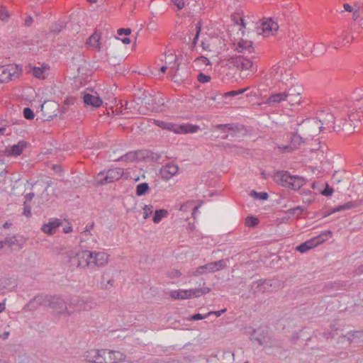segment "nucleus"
Masks as SVG:
<instances>
[{"mask_svg": "<svg viewBox=\"0 0 363 363\" xmlns=\"http://www.w3.org/2000/svg\"><path fill=\"white\" fill-rule=\"evenodd\" d=\"M273 179L278 184L292 190L299 189L306 182L303 177L291 175L289 172L284 170L275 172Z\"/></svg>", "mask_w": 363, "mask_h": 363, "instance_id": "nucleus-1", "label": "nucleus"}, {"mask_svg": "<svg viewBox=\"0 0 363 363\" xmlns=\"http://www.w3.org/2000/svg\"><path fill=\"white\" fill-rule=\"evenodd\" d=\"M155 124L162 129L169 130L177 134L194 133L199 130V126L191 124L178 125L163 121H155Z\"/></svg>", "mask_w": 363, "mask_h": 363, "instance_id": "nucleus-2", "label": "nucleus"}, {"mask_svg": "<svg viewBox=\"0 0 363 363\" xmlns=\"http://www.w3.org/2000/svg\"><path fill=\"white\" fill-rule=\"evenodd\" d=\"M123 175L121 168L110 169L106 172H100L95 178L97 185H104L120 179Z\"/></svg>", "mask_w": 363, "mask_h": 363, "instance_id": "nucleus-3", "label": "nucleus"}, {"mask_svg": "<svg viewBox=\"0 0 363 363\" xmlns=\"http://www.w3.org/2000/svg\"><path fill=\"white\" fill-rule=\"evenodd\" d=\"M97 363H119L123 362L125 355L119 351L98 350Z\"/></svg>", "mask_w": 363, "mask_h": 363, "instance_id": "nucleus-4", "label": "nucleus"}, {"mask_svg": "<svg viewBox=\"0 0 363 363\" xmlns=\"http://www.w3.org/2000/svg\"><path fill=\"white\" fill-rule=\"evenodd\" d=\"M45 306L55 310L59 314L70 315L72 313L71 308H68L64 299L60 296L46 295Z\"/></svg>", "mask_w": 363, "mask_h": 363, "instance_id": "nucleus-5", "label": "nucleus"}, {"mask_svg": "<svg viewBox=\"0 0 363 363\" xmlns=\"http://www.w3.org/2000/svg\"><path fill=\"white\" fill-rule=\"evenodd\" d=\"M96 303L90 297L84 298H72L70 300L69 308H72L71 311H89L96 306Z\"/></svg>", "mask_w": 363, "mask_h": 363, "instance_id": "nucleus-6", "label": "nucleus"}, {"mask_svg": "<svg viewBox=\"0 0 363 363\" xmlns=\"http://www.w3.org/2000/svg\"><path fill=\"white\" fill-rule=\"evenodd\" d=\"M254 57L252 55L250 56L241 55L230 58L228 62L239 70H248L253 67L252 59Z\"/></svg>", "mask_w": 363, "mask_h": 363, "instance_id": "nucleus-7", "label": "nucleus"}, {"mask_svg": "<svg viewBox=\"0 0 363 363\" xmlns=\"http://www.w3.org/2000/svg\"><path fill=\"white\" fill-rule=\"evenodd\" d=\"M68 256L70 260L74 258L77 259V267H87L92 268L91 259L93 258V253L91 251L82 250L76 253L74 256V252H70Z\"/></svg>", "mask_w": 363, "mask_h": 363, "instance_id": "nucleus-8", "label": "nucleus"}, {"mask_svg": "<svg viewBox=\"0 0 363 363\" xmlns=\"http://www.w3.org/2000/svg\"><path fill=\"white\" fill-rule=\"evenodd\" d=\"M21 69L18 66H3L0 67V83H6L17 78Z\"/></svg>", "mask_w": 363, "mask_h": 363, "instance_id": "nucleus-9", "label": "nucleus"}, {"mask_svg": "<svg viewBox=\"0 0 363 363\" xmlns=\"http://www.w3.org/2000/svg\"><path fill=\"white\" fill-rule=\"evenodd\" d=\"M45 120L50 121L57 116L60 110V105L55 101H45L40 108Z\"/></svg>", "mask_w": 363, "mask_h": 363, "instance_id": "nucleus-10", "label": "nucleus"}, {"mask_svg": "<svg viewBox=\"0 0 363 363\" xmlns=\"http://www.w3.org/2000/svg\"><path fill=\"white\" fill-rule=\"evenodd\" d=\"M46 295H38L31 299L22 308L23 312H29L35 311L40 306H45Z\"/></svg>", "mask_w": 363, "mask_h": 363, "instance_id": "nucleus-11", "label": "nucleus"}, {"mask_svg": "<svg viewBox=\"0 0 363 363\" xmlns=\"http://www.w3.org/2000/svg\"><path fill=\"white\" fill-rule=\"evenodd\" d=\"M91 253H93L92 268L94 266L104 267L108 263V255L104 252H91Z\"/></svg>", "mask_w": 363, "mask_h": 363, "instance_id": "nucleus-12", "label": "nucleus"}, {"mask_svg": "<svg viewBox=\"0 0 363 363\" xmlns=\"http://www.w3.org/2000/svg\"><path fill=\"white\" fill-rule=\"evenodd\" d=\"M272 280H259L252 285V291L253 293L262 292L269 291L273 285Z\"/></svg>", "mask_w": 363, "mask_h": 363, "instance_id": "nucleus-13", "label": "nucleus"}, {"mask_svg": "<svg viewBox=\"0 0 363 363\" xmlns=\"http://www.w3.org/2000/svg\"><path fill=\"white\" fill-rule=\"evenodd\" d=\"M179 167L176 164H167L162 166L160 170L161 176L163 179L169 180L174 176L178 172Z\"/></svg>", "mask_w": 363, "mask_h": 363, "instance_id": "nucleus-14", "label": "nucleus"}, {"mask_svg": "<svg viewBox=\"0 0 363 363\" xmlns=\"http://www.w3.org/2000/svg\"><path fill=\"white\" fill-rule=\"evenodd\" d=\"M235 50L242 53L244 55L245 54L252 55L254 52L252 43L251 41L241 40L238 42Z\"/></svg>", "mask_w": 363, "mask_h": 363, "instance_id": "nucleus-15", "label": "nucleus"}, {"mask_svg": "<svg viewBox=\"0 0 363 363\" xmlns=\"http://www.w3.org/2000/svg\"><path fill=\"white\" fill-rule=\"evenodd\" d=\"M287 99L286 92H281L272 94L267 100L266 104L270 106H274Z\"/></svg>", "mask_w": 363, "mask_h": 363, "instance_id": "nucleus-16", "label": "nucleus"}, {"mask_svg": "<svg viewBox=\"0 0 363 363\" xmlns=\"http://www.w3.org/2000/svg\"><path fill=\"white\" fill-rule=\"evenodd\" d=\"M225 263L223 260H218L212 262H209L206 264L203 265L205 273H212L224 268Z\"/></svg>", "mask_w": 363, "mask_h": 363, "instance_id": "nucleus-17", "label": "nucleus"}, {"mask_svg": "<svg viewBox=\"0 0 363 363\" xmlns=\"http://www.w3.org/2000/svg\"><path fill=\"white\" fill-rule=\"evenodd\" d=\"M4 246L7 245L9 247L13 246H18L19 249L23 247L24 244V239L21 236H8L4 240Z\"/></svg>", "mask_w": 363, "mask_h": 363, "instance_id": "nucleus-18", "label": "nucleus"}, {"mask_svg": "<svg viewBox=\"0 0 363 363\" xmlns=\"http://www.w3.org/2000/svg\"><path fill=\"white\" fill-rule=\"evenodd\" d=\"M83 101L85 105L96 108L101 106L102 104V100L99 96L91 94H85L83 96Z\"/></svg>", "mask_w": 363, "mask_h": 363, "instance_id": "nucleus-19", "label": "nucleus"}, {"mask_svg": "<svg viewBox=\"0 0 363 363\" xmlns=\"http://www.w3.org/2000/svg\"><path fill=\"white\" fill-rule=\"evenodd\" d=\"M60 220L57 218L52 219L48 223L43 225L41 230L43 233L52 235L55 233L57 228L61 225Z\"/></svg>", "mask_w": 363, "mask_h": 363, "instance_id": "nucleus-20", "label": "nucleus"}, {"mask_svg": "<svg viewBox=\"0 0 363 363\" xmlns=\"http://www.w3.org/2000/svg\"><path fill=\"white\" fill-rule=\"evenodd\" d=\"M27 145V143L21 140L19 141L16 145H13L10 147L6 149V152L9 155L11 156H18L20 155L23 150L26 148Z\"/></svg>", "mask_w": 363, "mask_h": 363, "instance_id": "nucleus-21", "label": "nucleus"}, {"mask_svg": "<svg viewBox=\"0 0 363 363\" xmlns=\"http://www.w3.org/2000/svg\"><path fill=\"white\" fill-rule=\"evenodd\" d=\"M300 92L296 91L295 89H289V90L286 92L287 99L286 101H288L290 105L299 104L301 102V96Z\"/></svg>", "mask_w": 363, "mask_h": 363, "instance_id": "nucleus-22", "label": "nucleus"}, {"mask_svg": "<svg viewBox=\"0 0 363 363\" xmlns=\"http://www.w3.org/2000/svg\"><path fill=\"white\" fill-rule=\"evenodd\" d=\"M100 39L101 34L96 31L87 39L86 44L99 51L101 49Z\"/></svg>", "mask_w": 363, "mask_h": 363, "instance_id": "nucleus-23", "label": "nucleus"}, {"mask_svg": "<svg viewBox=\"0 0 363 363\" xmlns=\"http://www.w3.org/2000/svg\"><path fill=\"white\" fill-rule=\"evenodd\" d=\"M211 289L208 287L196 288L187 290L188 298L192 297H200L203 294H208L211 291Z\"/></svg>", "mask_w": 363, "mask_h": 363, "instance_id": "nucleus-24", "label": "nucleus"}, {"mask_svg": "<svg viewBox=\"0 0 363 363\" xmlns=\"http://www.w3.org/2000/svg\"><path fill=\"white\" fill-rule=\"evenodd\" d=\"M214 128L218 130H220L223 133H226L228 131L237 133L240 130L239 125L237 124H234V123L218 124V125H216L214 126Z\"/></svg>", "mask_w": 363, "mask_h": 363, "instance_id": "nucleus-25", "label": "nucleus"}, {"mask_svg": "<svg viewBox=\"0 0 363 363\" xmlns=\"http://www.w3.org/2000/svg\"><path fill=\"white\" fill-rule=\"evenodd\" d=\"M318 243H317V240L315 238L308 240L303 243H301L298 246L296 247V250L301 253H304L308 250L312 249L315 247Z\"/></svg>", "mask_w": 363, "mask_h": 363, "instance_id": "nucleus-26", "label": "nucleus"}, {"mask_svg": "<svg viewBox=\"0 0 363 363\" xmlns=\"http://www.w3.org/2000/svg\"><path fill=\"white\" fill-rule=\"evenodd\" d=\"M279 26L277 22L274 21L272 18H267L262 23V32L267 31H277Z\"/></svg>", "mask_w": 363, "mask_h": 363, "instance_id": "nucleus-27", "label": "nucleus"}, {"mask_svg": "<svg viewBox=\"0 0 363 363\" xmlns=\"http://www.w3.org/2000/svg\"><path fill=\"white\" fill-rule=\"evenodd\" d=\"M304 143V140L301 136H300L297 133H295L292 135L290 139V144L292 146L294 150H296L299 148L301 145Z\"/></svg>", "mask_w": 363, "mask_h": 363, "instance_id": "nucleus-28", "label": "nucleus"}, {"mask_svg": "<svg viewBox=\"0 0 363 363\" xmlns=\"http://www.w3.org/2000/svg\"><path fill=\"white\" fill-rule=\"evenodd\" d=\"M98 350H91L84 354L85 359L91 363H97Z\"/></svg>", "mask_w": 363, "mask_h": 363, "instance_id": "nucleus-29", "label": "nucleus"}, {"mask_svg": "<svg viewBox=\"0 0 363 363\" xmlns=\"http://www.w3.org/2000/svg\"><path fill=\"white\" fill-rule=\"evenodd\" d=\"M168 212L164 209H159L155 211V213L152 217V221L155 223H158L161 221L162 218H164L167 216Z\"/></svg>", "mask_w": 363, "mask_h": 363, "instance_id": "nucleus-30", "label": "nucleus"}, {"mask_svg": "<svg viewBox=\"0 0 363 363\" xmlns=\"http://www.w3.org/2000/svg\"><path fill=\"white\" fill-rule=\"evenodd\" d=\"M171 296L175 299H186L188 298L187 290H174L171 291Z\"/></svg>", "mask_w": 363, "mask_h": 363, "instance_id": "nucleus-31", "label": "nucleus"}, {"mask_svg": "<svg viewBox=\"0 0 363 363\" xmlns=\"http://www.w3.org/2000/svg\"><path fill=\"white\" fill-rule=\"evenodd\" d=\"M150 187L147 183L144 182L137 185L136 186V195L141 196L145 195L149 191Z\"/></svg>", "mask_w": 363, "mask_h": 363, "instance_id": "nucleus-32", "label": "nucleus"}, {"mask_svg": "<svg viewBox=\"0 0 363 363\" xmlns=\"http://www.w3.org/2000/svg\"><path fill=\"white\" fill-rule=\"evenodd\" d=\"M138 152H129L125 155L121 156L118 160L126 161V162H133L138 158Z\"/></svg>", "mask_w": 363, "mask_h": 363, "instance_id": "nucleus-33", "label": "nucleus"}, {"mask_svg": "<svg viewBox=\"0 0 363 363\" xmlns=\"http://www.w3.org/2000/svg\"><path fill=\"white\" fill-rule=\"evenodd\" d=\"M354 206H355L354 203H353V202H347V203H345L343 205L338 206L335 209H334L333 211V213L340 211H345V210L351 209L352 208H353Z\"/></svg>", "mask_w": 363, "mask_h": 363, "instance_id": "nucleus-34", "label": "nucleus"}, {"mask_svg": "<svg viewBox=\"0 0 363 363\" xmlns=\"http://www.w3.org/2000/svg\"><path fill=\"white\" fill-rule=\"evenodd\" d=\"M259 223L258 218L253 216H248L245 219V225L248 227H255Z\"/></svg>", "mask_w": 363, "mask_h": 363, "instance_id": "nucleus-35", "label": "nucleus"}, {"mask_svg": "<svg viewBox=\"0 0 363 363\" xmlns=\"http://www.w3.org/2000/svg\"><path fill=\"white\" fill-rule=\"evenodd\" d=\"M44 71H45V67H33V74L37 77V78H45V76H44Z\"/></svg>", "mask_w": 363, "mask_h": 363, "instance_id": "nucleus-36", "label": "nucleus"}, {"mask_svg": "<svg viewBox=\"0 0 363 363\" xmlns=\"http://www.w3.org/2000/svg\"><path fill=\"white\" fill-rule=\"evenodd\" d=\"M332 236V232L330 231V230H328V231H325V233H323V234H321L320 235L318 236L315 238V239L317 240V243H322L325 240H327L328 238V237H331Z\"/></svg>", "mask_w": 363, "mask_h": 363, "instance_id": "nucleus-37", "label": "nucleus"}, {"mask_svg": "<svg viewBox=\"0 0 363 363\" xmlns=\"http://www.w3.org/2000/svg\"><path fill=\"white\" fill-rule=\"evenodd\" d=\"M303 211V208L301 206H296L292 208H290L287 211V213L290 215L298 216Z\"/></svg>", "mask_w": 363, "mask_h": 363, "instance_id": "nucleus-38", "label": "nucleus"}, {"mask_svg": "<svg viewBox=\"0 0 363 363\" xmlns=\"http://www.w3.org/2000/svg\"><path fill=\"white\" fill-rule=\"evenodd\" d=\"M113 282H114V279L112 278H110L108 280H106V274L105 273L102 275L101 284L103 285V287L104 289H108V285L113 286Z\"/></svg>", "mask_w": 363, "mask_h": 363, "instance_id": "nucleus-39", "label": "nucleus"}, {"mask_svg": "<svg viewBox=\"0 0 363 363\" xmlns=\"http://www.w3.org/2000/svg\"><path fill=\"white\" fill-rule=\"evenodd\" d=\"M143 210V218L146 219L152 213L153 206L152 205H145Z\"/></svg>", "mask_w": 363, "mask_h": 363, "instance_id": "nucleus-40", "label": "nucleus"}, {"mask_svg": "<svg viewBox=\"0 0 363 363\" xmlns=\"http://www.w3.org/2000/svg\"><path fill=\"white\" fill-rule=\"evenodd\" d=\"M23 116L26 119L31 120L34 118L35 115L33 111L30 108L26 107L23 109Z\"/></svg>", "mask_w": 363, "mask_h": 363, "instance_id": "nucleus-41", "label": "nucleus"}, {"mask_svg": "<svg viewBox=\"0 0 363 363\" xmlns=\"http://www.w3.org/2000/svg\"><path fill=\"white\" fill-rule=\"evenodd\" d=\"M211 315V313H208L205 315H202V314H200V313H196V314H194L193 315H191L189 320H202V319H204L206 318H207L208 316H209Z\"/></svg>", "mask_w": 363, "mask_h": 363, "instance_id": "nucleus-42", "label": "nucleus"}, {"mask_svg": "<svg viewBox=\"0 0 363 363\" xmlns=\"http://www.w3.org/2000/svg\"><path fill=\"white\" fill-rule=\"evenodd\" d=\"M197 79L201 83L208 82L211 80V77L206 75L203 73H200L197 76Z\"/></svg>", "mask_w": 363, "mask_h": 363, "instance_id": "nucleus-43", "label": "nucleus"}, {"mask_svg": "<svg viewBox=\"0 0 363 363\" xmlns=\"http://www.w3.org/2000/svg\"><path fill=\"white\" fill-rule=\"evenodd\" d=\"M10 15L4 8L1 7L0 9V18L1 21H7L9 18Z\"/></svg>", "mask_w": 363, "mask_h": 363, "instance_id": "nucleus-44", "label": "nucleus"}, {"mask_svg": "<svg viewBox=\"0 0 363 363\" xmlns=\"http://www.w3.org/2000/svg\"><path fill=\"white\" fill-rule=\"evenodd\" d=\"M169 73L172 75V76H174L176 74V72L179 69V64L177 63V59L175 58L174 59V65L172 66H170L169 67Z\"/></svg>", "mask_w": 363, "mask_h": 363, "instance_id": "nucleus-45", "label": "nucleus"}, {"mask_svg": "<svg viewBox=\"0 0 363 363\" xmlns=\"http://www.w3.org/2000/svg\"><path fill=\"white\" fill-rule=\"evenodd\" d=\"M245 91V89L230 91L226 92L225 94V97H227V96H235L237 95H239V94H241L244 93Z\"/></svg>", "mask_w": 363, "mask_h": 363, "instance_id": "nucleus-46", "label": "nucleus"}, {"mask_svg": "<svg viewBox=\"0 0 363 363\" xmlns=\"http://www.w3.org/2000/svg\"><path fill=\"white\" fill-rule=\"evenodd\" d=\"M278 148L281 151V152H291L294 150L291 144L287 145H279Z\"/></svg>", "mask_w": 363, "mask_h": 363, "instance_id": "nucleus-47", "label": "nucleus"}, {"mask_svg": "<svg viewBox=\"0 0 363 363\" xmlns=\"http://www.w3.org/2000/svg\"><path fill=\"white\" fill-rule=\"evenodd\" d=\"M147 94H149L147 91H143L142 93V95L139 96L138 98H136L135 100L137 101V104L143 103V101H145V104H149L146 101V99L147 97Z\"/></svg>", "mask_w": 363, "mask_h": 363, "instance_id": "nucleus-48", "label": "nucleus"}, {"mask_svg": "<svg viewBox=\"0 0 363 363\" xmlns=\"http://www.w3.org/2000/svg\"><path fill=\"white\" fill-rule=\"evenodd\" d=\"M63 29V26L62 24H55L51 28V33L55 34L60 33Z\"/></svg>", "mask_w": 363, "mask_h": 363, "instance_id": "nucleus-49", "label": "nucleus"}, {"mask_svg": "<svg viewBox=\"0 0 363 363\" xmlns=\"http://www.w3.org/2000/svg\"><path fill=\"white\" fill-rule=\"evenodd\" d=\"M333 193V189L328 184H326L325 188L321 191V194L325 196L332 195Z\"/></svg>", "mask_w": 363, "mask_h": 363, "instance_id": "nucleus-50", "label": "nucleus"}, {"mask_svg": "<svg viewBox=\"0 0 363 363\" xmlns=\"http://www.w3.org/2000/svg\"><path fill=\"white\" fill-rule=\"evenodd\" d=\"M206 274L204 272V269L203 268V265L199 267L194 272H193L192 274L194 277H199L201 274Z\"/></svg>", "mask_w": 363, "mask_h": 363, "instance_id": "nucleus-51", "label": "nucleus"}, {"mask_svg": "<svg viewBox=\"0 0 363 363\" xmlns=\"http://www.w3.org/2000/svg\"><path fill=\"white\" fill-rule=\"evenodd\" d=\"M206 274L204 272V269L203 268V265L199 267L194 272H193L192 274L194 277H199L201 274Z\"/></svg>", "mask_w": 363, "mask_h": 363, "instance_id": "nucleus-52", "label": "nucleus"}, {"mask_svg": "<svg viewBox=\"0 0 363 363\" xmlns=\"http://www.w3.org/2000/svg\"><path fill=\"white\" fill-rule=\"evenodd\" d=\"M118 35H128L131 33V29L130 28H119L117 31Z\"/></svg>", "mask_w": 363, "mask_h": 363, "instance_id": "nucleus-53", "label": "nucleus"}, {"mask_svg": "<svg viewBox=\"0 0 363 363\" xmlns=\"http://www.w3.org/2000/svg\"><path fill=\"white\" fill-rule=\"evenodd\" d=\"M23 206H24L23 215H25L26 217L30 216L31 214V211H30L31 206H30L29 203H24Z\"/></svg>", "mask_w": 363, "mask_h": 363, "instance_id": "nucleus-54", "label": "nucleus"}, {"mask_svg": "<svg viewBox=\"0 0 363 363\" xmlns=\"http://www.w3.org/2000/svg\"><path fill=\"white\" fill-rule=\"evenodd\" d=\"M68 109H69V107L65 106V104H64L61 108L60 107L59 111H60V114L59 115V116L61 119L64 118V114L67 112Z\"/></svg>", "mask_w": 363, "mask_h": 363, "instance_id": "nucleus-55", "label": "nucleus"}, {"mask_svg": "<svg viewBox=\"0 0 363 363\" xmlns=\"http://www.w3.org/2000/svg\"><path fill=\"white\" fill-rule=\"evenodd\" d=\"M173 4L178 8L182 9L184 6V0H172Z\"/></svg>", "mask_w": 363, "mask_h": 363, "instance_id": "nucleus-56", "label": "nucleus"}, {"mask_svg": "<svg viewBox=\"0 0 363 363\" xmlns=\"http://www.w3.org/2000/svg\"><path fill=\"white\" fill-rule=\"evenodd\" d=\"M196 61H201L202 63L206 65H210V61L209 60L204 57V56H201V57H199L196 59Z\"/></svg>", "mask_w": 363, "mask_h": 363, "instance_id": "nucleus-57", "label": "nucleus"}, {"mask_svg": "<svg viewBox=\"0 0 363 363\" xmlns=\"http://www.w3.org/2000/svg\"><path fill=\"white\" fill-rule=\"evenodd\" d=\"M34 194L33 193H29V194H27L26 196H25V201H24V203H28L29 202H30L32 201V199H33L34 197Z\"/></svg>", "mask_w": 363, "mask_h": 363, "instance_id": "nucleus-58", "label": "nucleus"}, {"mask_svg": "<svg viewBox=\"0 0 363 363\" xmlns=\"http://www.w3.org/2000/svg\"><path fill=\"white\" fill-rule=\"evenodd\" d=\"M181 272L179 271V270H177V269H173L172 271H171L169 272V276L172 277V278H175V277H179L181 276Z\"/></svg>", "mask_w": 363, "mask_h": 363, "instance_id": "nucleus-59", "label": "nucleus"}, {"mask_svg": "<svg viewBox=\"0 0 363 363\" xmlns=\"http://www.w3.org/2000/svg\"><path fill=\"white\" fill-rule=\"evenodd\" d=\"M74 101L75 99L72 97H69V98H67L65 101H64V104H65V106H69L70 105H73L74 103Z\"/></svg>", "mask_w": 363, "mask_h": 363, "instance_id": "nucleus-60", "label": "nucleus"}, {"mask_svg": "<svg viewBox=\"0 0 363 363\" xmlns=\"http://www.w3.org/2000/svg\"><path fill=\"white\" fill-rule=\"evenodd\" d=\"M268 197L269 195L267 192H259L257 199L267 200Z\"/></svg>", "mask_w": 363, "mask_h": 363, "instance_id": "nucleus-61", "label": "nucleus"}, {"mask_svg": "<svg viewBox=\"0 0 363 363\" xmlns=\"http://www.w3.org/2000/svg\"><path fill=\"white\" fill-rule=\"evenodd\" d=\"M196 40H198L199 39V34H200V32L201 30V23L200 22H199L196 26Z\"/></svg>", "mask_w": 363, "mask_h": 363, "instance_id": "nucleus-62", "label": "nucleus"}, {"mask_svg": "<svg viewBox=\"0 0 363 363\" xmlns=\"http://www.w3.org/2000/svg\"><path fill=\"white\" fill-rule=\"evenodd\" d=\"M33 19L32 17L30 16H28V18H26V19L25 20V25L26 26H30L32 23H33Z\"/></svg>", "mask_w": 363, "mask_h": 363, "instance_id": "nucleus-63", "label": "nucleus"}, {"mask_svg": "<svg viewBox=\"0 0 363 363\" xmlns=\"http://www.w3.org/2000/svg\"><path fill=\"white\" fill-rule=\"evenodd\" d=\"M226 309H223L218 311H211V314H216L217 317H219L222 313H223Z\"/></svg>", "mask_w": 363, "mask_h": 363, "instance_id": "nucleus-64", "label": "nucleus"}]
</instances>
